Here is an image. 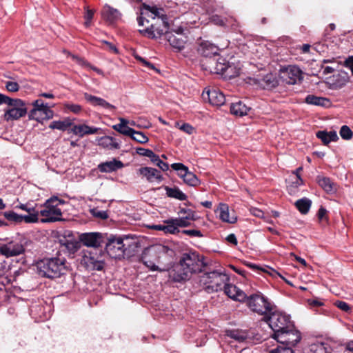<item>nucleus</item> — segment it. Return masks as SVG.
Returning <instances> with one entry per match:
<instances>
[{
	"label": "nucleus",
	"instance_id": "1",
	"mask_svg": "<svg viewBox=\"0 0 353 353\" xmlns=\"http://www.w3.org/2000/svg\"><path fill=\"white\" fill-rule=\"evenodd\" d=\"M143 8L142 14H145L151 18L153 22L148 25L146 28L139 29V32L150 39L160 38L163 34L167 37V34L170 32H168L169 24L164 10L155 6H150L145 3L143 4Z\"/></svg>",
	"mask_w": 353,
	"mask_h": 353
},
{
	"label": "nucleus",
	"instance_id": "2",
	"mask_svg": "<svg viewBox=\"0 0 353 353\" xmlns=\"http://www.w3.org/2000/svg\"><path fill=\"white\" fill-rule=\"evenodd\" d=\"M38 274L42 277L57 279L70 271V264L65 257L57 256L45 258L36 263Z\"/></svg>",
	"mask_w": 353,
	"mask_h": 353
},
{
	"label": "nucleus",
	"instance_id": "3",
	"mask_svg": "<svg viewBox=\"0 0 353 353\" xmlns=\"http://www.w3.org/2000/svg\"><path fill=\"white\" fill-rule=\"evenodd\" d=\"M204 266L202 256L195 252L185 253L180 260L174 279L177 281L188 279L193 273L201 272Z\"/></svg>",
	"mask_w": 353,
	"mask_h": 353
},
{
	"label": "nucleus",
	"instance_id": "4",
	"mask_svg": "<svg viewBox=\"0 0 353 353\" xmlns=\"http://www.w3.org/2000/svg\"><path fill=\"white\" fill-rule=\"evenodd\" d=\"M228 281L229 278L225 274L218 271L204 273L199 276L200 285L208 293H213L221 290L225 282Z\"/></svg>",
	"mask_w": 353,
	"mask_h": 353
},
{
	"label": "nucleus",
	"instance_id": "5",
	"mask_svg": "<svg viewBox=\"0 0 353 353\" xmlns=\"http://www.w3.org/2000/svg\"><path fill=\"white\" fill-rule=\"evenodd\" d=\"M1 104L9 106L3 114V119L7 121L17 120L27 114V108L21 99H12L6 95L0 94V105Z\"/></svg>",
	"mask_w": 353,
	"mask_h": 353
},
{
	"label": "nucleus",
	"instance_id": "6",
	"mask_svg": "<svg viewBox=\"0 0 353 353\" xmlns=\"http://www.w3.org/2000/svg\"><path fill=\"white\" fill-rule=\"evenodd\" d=\"M64 201L59 199L57 196L48 199L44 205L43 209L39 210V215L43 218L42 223H52L62 220V212L58 207L59 204H63Z\"/></svg>",
	"mask_w": 353,
	"mask_h": 353
},
{
	"label": "nucleus",
	"instance_id": "7",
	"mask_svg": "<svg viewBox=\"0 0 353 353\" xmlns=\"http://www.w3.org/2000/svg\"><path fill=\"white\" fill-rule=\"evenodd\" d=\"M265 321L274 332V334L282 332L286 329H292L293 323L290 320V316L285 313L274 310L264 316Z\"/></svg>",
	"mask_w": 353,
	"mask_h": 353
},
{
	"label": "nucleus",
	"instance_id": "8",
	"mask_svg": "<svg viewBox=\"0 0 353 353\" xmlns=\"http://www.w3.org/2000/svg\"><path fill=\"white\" fill-rule=\"evenodd\" d=\"M245 301L249 308L259 314L267 316L273 310V306L268 299L261 293L248 296Z\"/></svg>",
	"mask_w": 353,
	"mask_h": 353
},
{
	"label": "nucleus",
	"instance_id": "9",
	"mask_svg": "<svg viewBox=\"0 0 353 353\" xmlns=\"http://www.w3.org/2000/svg\"><path fill=\"white\" fill-rule=\"evenodd\" d=\"M33 108L29 112V119L39 122L43 120L52 119L54 112L50 110L47 103H44L41 99H37L32 102Z\"/></svg>",
	"mask_w": 353,
	"mask_h": 353
},
{
	"label": "nucleus",
	"instance_id": "10",
	"mask_svg": "<svg viewBox=\"0 0 353 353\" xmlns=\"http://www.w3.org/2000/svg\"><path fill=\"white\" fill-rule=\"evenodd\" d=\"M209 68L210 72L222 74L225 77L231 78L236 75V72L234 71L235 68L223 57H219L216 61H211Z\"/></svg>",
	"mask_w": 353,
	"mask_h": 353
},
{
	"label": "nucleus",
	"instance_id": "11",
	"mask_svg": "<svg viewBox=\"0 0 353 353\" xmlns=\"http://www.w3.org/2000/svg\"><path fill=\"white\" fill-rule=\"evenodd\" d=\"M272 338L283 346L292 347L300 341L301 336L300 332L295 330L294 325H293L292 329H286L282 332L273 334Z\"/></svg>",
	"mask_w": 353,
	"mask_h": 353
},
{
	"label": "nucleus",
	"instance_id": "12",
	"mask_svg": "<svg viewBox=\"0 0 353 353\" xmlns=\"http://www.w3.org/2000/svg\"><path fill=\"white\" fill-rule=\"evenodd\" d=\"M105 250L108 255L114 259H121L125 254V245L121 237L110 236L105 245Z\"/></svg>",
	"mask_w": 353,
	"mask_h": 353
},
{
	"label": "nucleus",
	"instance_id": "13",
	"mask_svg": "<svg viewBox=\"0 0 353 353\" xmlns=\"http://www.w3.org/2000/svg\"><path fill=\"white\" fill-rule=\"evenodd\" d=\"M81 263L90 270L100 271L103 268V262L98 259L97 254L88 250L81 252Z\"/></svg>",
	"mask_w": 353,
	"mask_h": 353
},
{
	"label": "nucleus",
	"instance_id": "14",
	"mask_svg": "<svg viewBox=\"0 0 353 353\" xmlns=\"http://www.w3.org/2000/svg\"><path fill=\"white\" fill-rule=\"evenodd\" d=\"M171 168L178 172L179 177L182 178L183 182L190 186H196L199 184V180L197 176L192 172L188 170V167L181 163H174L171 165Z\"/></svg>",
	"mask_w": 353,
	"mask_h": 353
},
{
	"label": "nucleus",
	"instance_id": "15",
	"mask_svg": "<svg viewBox=\"0 0 353 353\" xmlns=\"http://www.w3.org/2000/svg\"><path fill=\"white\" fill-rule=\"evenodd\" d=\"M24 252L23 245L17 241H10L0 244V254L8 257L18 256Z\"/></svg>",
	"mask_w": 353,
	"mask_h": 353
},
{
	"label": "nucleus",
	"instance_id": "16",
	"mask_svg": "<svg viewBox=\"0 0 353 353\" xmlns=\"http://www.w3.org/2000/svg\"><path fill=\"white\" fill-rule=\"evenodd\" d=\"M282 78L288 84L294 85L303 79V72L296 65H288L282 70Z\"/></svg>",
	"mask_w": 353,
	"mask_h": 353
},
{
	"label": "nucleus",
	"instance_id": "17",
	"mask_svg": "<svg viewBox=\"0 0 353 353\" xmlns=\"http://www.w3.org/2000/svg\"><path fill=\"white\" fill-rule=\"evenodd\" d=\"M202 97L204 99H208L210 104L215 106H221L225 102V97L222 92L219 90L205 89L203 93Z\"/></svg>",
	"mask_w": 353,
	"mask_h": 353
},
{
	"label": "nucleus",
	"instance_id": "18",
	"mask_svg": "<svg viewBox=\"0 0 353 353\" xmlns=\"http://www.w3.org/2000/svg\"><path fill=\"white\" fill-rule=\"evenodd\" d=\"M223 289L224 290L225 294L234 301L245 302L248 298V295L235 285L225 282Z\"/></svg>",
	"mask_w": 353,
	"mask_h": 353
},
{
	"label": "nucleus",
	"instance_id": "19",
	"mask_svg": "<svg viewBox=\"0 0 353 353\" xmlns=\"http://www.w3.org/2000/svg\"><path fill=\"white\" fill-rule=\"evenodd\" d=\"M79 240L87 247L98 248L102 243V235L98 232L83 233L79 236Z\"/></svg>",
	"mask_w": 353,
	"mask_h": 353
},
{
	"label": "nucleus",
	"instance_id": "20",
	"mask_svg": "<svg viewBox=\"0 0 353 353\" xmlns=\"http://www.w3.org/2000/svg\"><path fill=\"white\" fill-rule=\"evenodd\" d=\"M137 174L146 180L152 183L154 181L160 182L163 180V176L158 170L150 167H142L137 170Z\"/></svg>",
	"mask_w": 353,
	"mask_h": 353
},
{
	"label": "nucleus",
	"instance_id": "21",
	"mask_svg": "<svg viewBox=\"0 0 353 353\" xmlns=\"http://www.w3.org/2000/svg\"><path fill=\"white\" fill-rule=\"evenodd\" d=\"M219 48L208 41H201L197 48L199 54L205 57L216 56L219 52Z\"/></svg>",
	"mask_w": 353,
	"mask_h": 353
},
{
	"label": "nucleus",
	"instance_id": "22",
	"mask_svg": "<svg viewBox=\"0 0 353 353\" xmlns=\"http://www.w3.org/2000/svg\"><path fill=\"white\" fill-rule=\"evenodd\" d=\"M85 99L93 106H100L104 109L109 110H114L116 107L105 99L96 96L91 95L88 93H84Z\"/></svg>",
	"mask_w": 353,
	"mask_h": 353
},
{
	"label": "nucleus",
	"instance_id": "23",
	"mask_svg": "<svg viewBox=\"0 0 353 353\" xmlns=\"http://www.w3.org/2000/svg\"><path fill=\"white\" fill-rule=\"evenodd\" d=\"M85 99L93 106H100L104 109L109 110H114L116 107L105 99L96 96L91 95L88 93H84Z\"/></svg>",
	"mask_w": 353,
	"mask_h": 353
},
{
	"label": "nucleus",
	"instance_id": "24",
	"mask_svg": "<svg viewBox=\"0 0 353 353\" xmlns=\"http://www.w3.org/2000/svg\"><path fill=\"white\" fill-rule=\"evenodd\" d=\"M99 129L97 128L90 127L85 124L73 125L70 128V132L74 134L83 137L87 134H93L97 133Z\"/></svg>",
	"mask_w": 353,
	"mask_h": 353
},
{
	"label": "nucleus",
	"instance_id": "25",
	"mask_svg": "<svg viewBox=\"0 0 353 353\" xmlns=\"http://www.w3.org/2000/svg\"><path fill=\"white\" fill-rule=\"evenodd\" d=\"M101 14L103 18L110 23H113L119 20L121 16L120 12L118 10L108 5H105L103 8Z\"/></svg>",
	"mask_w": 353,
	"mask_h": 353
},
{
	"label": "nucleus",
	"instance_id": "26",
	"mask_svg": "<svg viewBox=\"0 0 353 353\" xmlns=\"http://www.w3.org/2000/svg\"><path fill=\"white\" fill-rule=\"evenodd\" d=\"M166 39L170 46L179 50H182L185 47V39L182 34L176 33L174 34L170 32L167 34Z\"/></svg>",
	"mask_w": 353,
	"mask_h": 353
},
{
	"label": "nucleus",
	"instance_id": "27",
	"mask_svg": "<svg viewBox=\"0 0 353 353\" xmlns=\"http://www.w3.org/2000/svg\"><path fill=\"white\" fill-rule=\"evenodd\" d=\"M123 167V163L114 159L112 161L101 163L98 165V169L101 172H112Z\"/></svg>",
	"mask_w": 353,
	"mask_h": 353
},
{
	"label": "nucleus",
	"instance_id": "28",
	"mask_svg": "<svg viewBox=\"0 0 353 353\" xmlns=\"http://www.w3.org/2000/svg\"><path fill=\"white\" fill-rule=\"evenodd\" d=\"M259 85L263 89L270 90L277 86L278 81L272 74H267L265 76L257 80Z\"/></svg>",
	"mask_w": 353,
	"mask_h": 353
},
{
	"label": "nucleus",
	"instance_id": "29",
	"mask_svg": "<svg viewBox=\"0 0 353 353\" xmlns=\"http://www.w3.org/2000/svg\"><path fill=\"white\" fill-rule=\"evenodd\" d=\"M219 216L221 220L224 222L234 223L236 221V218L234 216H230L229 207L227 204L220 203L217 209Z\"/></svg>",
	"mask_w": 353,
	"mask_h": 353
},
{
	"label": "nucleus",
	"instance_id": "30",
	"mask_svg": "<svg viewBox=\"0 0 353 353\" xmlns=\"http://www.w3.org/2000/svg\"><path fill=\"white\" fill-rule=\"evenodd\" d=\"M5 218L9 221L14 223H21L24 221L27 223H33L32 216H23V215H19L13 211H8L5 212L3 214Z\"/></svg>",
	"mask_w": 353,
	"mask_h": 353
},
{
	"label": "nucleus",
	"instance_id": "31",
	"mask_svg": "<svg viewBox=\"0 0 353 353\" xmlns=\"http://www.w3.org/2000/svg\"><path fill=\"white\" fill-rule=\"evenodd\" d=\"M305 101L307 104L321 107H329L331 105V101L327 98L316 97L313 94L307 95Z\"/></svg>",
	"mask_w": 353,
	"mask_h": 353
},
{
	"label": "nucleus",
	"instance_id": "32",
	"mask_svg": "<svg viewBox=\"0 0 353 353\" xmlns=\"http://www.w3.org/2000/svg\"><path fill=\"white\" fill-rule=\"evenodd\" d=\"M123 135L128 136L132 140L142 144L146 143L149 141L148 137L143 132L137 131L133 128L124 132Z\"/></svg>",
	"mask_w": 353,
	"mask_h": 353
},
{
	"label": "nucleus",
	"instance_id": "33",
	"mask_svg": "<svg viewBox=\"0 0 353 353\" xmlns=\"http://www.w3.org/2000/svg\"><path fill=\"white\" fill-rule=\"evenodd\" d=\"M250 110V108L241 101L232 103L230 105V112L239 117L246 115Z\"/></svg>",
	"mask_w": 353,
	"mask_h": 353
},
{
	"label": "nucleus",
	"instance_id": "34",
	"mask_svg": "<svg viewBox=\"0 0 353 353\" xmlns=\"http://www.w3.org/2000/svg\"><path fill=\"white\" fill-rule=\"evenodd\" d=\"M316 137L321 139L325 145H327L331 141H336L339 139L336 131H319L316 132Z\"/></svg>",
	"mask_w": 353,
	"mask_h": 353
},
{
	"label": "nucleus",
	"instance_id": "35",
	"mask_svg": "<svg viewBox=\"0 0 353 353\" xmlns=\"http://www.w3.org/2000/svg\"><path fill=\"white\" fill-rule=\"evenodd\" d=\"M16 209L19 208L28 212L27 215L23 216H32L33 223H37L39 221V210L35 207L31 206L30 204H20L14 207Z\"/></svg>",
	"mask_w": 353,
	"mask_h": 353
},
{
	"label": "nucleus",
	"instance_id": "36",
	"mask_svg": "<svg viewBox=\"0 0 353 353\" xmlns=\"http://www.w3.org/2000/svg\"><path fill=\"white\" fill-rule=\"evenodd\" d=\"M164 189L168 197L174 198L179 201H185L188 198L187 195L177 187L170 188L164 186Z\"/></svg>",
	"mask_w": 353,
	"mask_h": 353
},
{
	"label": "nucleus",
	"instance_id": "37",
	"mask_svg": "<svg viewBox=\"0 0 353 353\" xmlns=\"http://www.w3.org/2000/svg\"><path fill=\"white\" fill-rule=\"evenodd\" d=\"M317 183L327 192H334L336 190V185L328 177L318 176Z\"/></svg>",
	"mask_w": 353,
	"mask_h": 353
},
{
	"label": "nucleus",
	"instance_id": "38",
	"mask_svg": "<svg viewBox=\"0 0 353 353\" xmlns=\"http://www.w3.org/2000/svg\"><path fill=\"white\" fill-rule=\"evenodd\" d=\"M98 145L108 149H118L119 144L115 141V139L110 136H104L99 139Z\"/></svg>",
	"mask_w": 353,
	"mask_h": 353
},
{
	"label": "nucleus",
	"instance_id": "39",
	"mask_svg": "<svg viewBox=\"0 0 353 353\" xmlns=\"http://www.w3.org/2000/svg\"><path fill=\"white\" fill-rule=\"evenodd\" d=\"M174 219L179 228V227L185 228L191 225L190 221L196 220V217L195 216L194 212H189L188 214L185 215V216L175 218Z\"/></svg>",
	"mask_w": 353,
	"mask_h": 353
},
{
	"label": "nucleus",
	"instance_id": "40",
	"mask_svg": "<svg viewBox=\"0 0 353 353\" xmlns=\"http://www.w3.org/2000/svg\"><path fill=\"white\" fill-rule=\"evenodd\" d=\"M312 353H332V348L329 344L324 342H317L310 345Z\"/></svg>",
	"mask_w": 353,
	"mask_h": 353
},
{
	"label": "nucleus",
	"instance_id": "41",
	"mask_svg": "<svg viewBox=\"0 0 353 353\" xmlns=\"http://www.w3.org/2000/svg\"><path fill=\"white\" fill-rule=\"evenodd\" d=\"M72 125V123L71 120L67 118L63 121H53L50 124L49 128L53 130L57 129L61 131H65Z\"/></svg>",
	"mask_w": 353,
	"mask_h": 353
},
{
	"label": "nucleus",
	"instance_id": "42",
	"mask_svg": "<svg viewBox=\"0 0 353 353\" xmlns=\"http://www.w3.org/2000/svg\"><path fill=\"white\" fill-rule=\"evenodd\" d=\"M312 205V201L307 198H303L296 201L295 205L299 212L303 214H307Z\"/></svg>",
	"mask_w": 353,
	"mask_h": 353
},
{
	"label": "nucleus",
	"instance_id": "43",
	"mask_svg": "<svg viewBox=\"0 0 353 353\" xmlns=\"http://www.w3.org/2000/svg\"><path fill=\"white\" fill-rule=\"evenodd\" d=\"M163 223H165V234H175L180 232L173 218L163 221Z\"/></svg>",
	"mask_w": 353,
	"mask_h": 353
},
{
	"label": "nucleus",
	"instance_id": "44",
	"mask_svg": "<svg viewBox=\"0 0 353 353\" xmlns=\"http://www.w3.org/2000/svg\"><path fill=\"white\" fill-rule=\"evenodd\" d=\"M119 120L120 121V123L112 126V128L114 130L123 134L124 132L128 131V129H132L131 128L128 126V124H129L130 121L123 117L119 118Z\"/></svg>",
	"mask_w": 353,
	"mask_h": 353
},
{
	"label": "nucleus",
	"instance_id": "45",
	"mask_svg": "<svg viewBox=\"0 0 353 353\" xmlns=\"http://www.w3.org/2000/svg\"><path fill=\"white\" fill-rule=\"evenodd\" d=\"M63 245L70 254L75 253L80 247V244L79 242L71 240H65Z\"/></svg>",
	"mask_w": 353,
	"mask_h": 353
},
{
	"label": "nucleus",
	"instance_id": "46",
	"mask_svg": "<svg viewBox=\"0 0 353 353\" xmlns=\"http://www.w3.org/2000/svg\"><path fill=\"white\" fill-rule=\"evenodd\" d=\"M149 254V251L145 252L142 256V261L145 266H147L152 271H162L161 269H159L158 266H157L152 261L148 259V255Z\"/></svg>",
	"mask_w": 353,
	"mask_h": 353
},
{
	"label": "nucleus",
	"instance_id": "47",
	"mask_svg": "<svg viewBox=\"0 0 353 353\" xmlns=\"http://www.w3.org/2000/svg\"><path fill=\"white\" fill-rule=\"evenodd\" d=\"M228 336L238 341H243L247 338L245 332L239 330H230L228 332Z\"/></svg>",
	"mask_w": 353,
	"mask_h": 353
},
{
	"label": "nucleus",
	"instance_id": "48",
	"mask_svg": "<svg viewBox=\"0 0 353 353\" xmlns=\"http://www.w3.org/2000/svg\"><path fill=\"white\" fill-rule=\"evenodd\" d=\"M340 135L342 139L345 140H350L353 136V132L347 125H343L340 130Z\"/></svg>",
	"mask_w": 353,
	"mask_h": 353
},
{
	"label": "nucleus",
	"instance_id": "49",
	"mask_svg": "<svg viewBox=\"0 0 353 353\" xmlns=\"http://www.w3.org/2000/svg\"><path fill=\"white\" fill-rule=\"evenodd\" d=\"M225 22H226L224 27L230 28L233 30H236L239 28V23L233 17H225Z\"/></svg>",
	"mask_w": 353,
	"mask_h": 353
},
{
	"label": "nucleus",
	"instance_id": "50",
	"mask_svg": "<svg viewBox=\"0 0 353 353\" xmlns=\"http://www.w3.org/2000/svg\"><path fill=\"white\" fill-rule=\"evenodd\" d=\"M143 10L144 8L143 7L140 16L137 17V23L139 26L143 27V28H146V27L148 25H150L151 23H150V21L147 19V17H148L145 14H142V12L143 11Z\"/></svg>",
	"mask_w": 353,
	"mask_h": 353
},
{
	"label": "nucleus",
	"instance_id": "51",
	"mask_svg": "<svg viewBox=\"0 0 353 353\" xmlns=\"http://www.w3.org/2000/svg\"><path fill=\"white\" fill-rule=\"evenodd\" d=\"M6 88L8 91L11 92H17L19 90V85L18 83L12 81H6L5 83Z\"/></svg>",
	"mask_w": 353,
	"mask_h": 353
},
{
	"label": "nucleus",
	"instance_id": "52",
	"mask_svg": "<svg viewBox=\"0 0 353 353\" xmlns=\"http://www.w3.org/2000/svg\"><path fill=\"white\" fill-rule=\"evenodd\" d=\"M211 21L217 26L224 27L226 22H225V17L219 16L218 14H214L210 18Z\"/></svg>",
	"mask_w": 353,
	"mask_h": 353
},
{
	"label": "nucleus",
	"instance_id": "53",
	"mask_svg": "<svg viewBox=\"0 0 353 353\" xmlns=\"http://www.w3.org/2000/svg\"><path fill=\"white\" fill-rule=\"evenodd\" d=\"M334 304L336 307L343 312H350L351 311V307L345 301H336Z\"/></svg>",
	"mask_w": 353,
	"mask_h": 353
},
{
	"label": "nucleus",
	"instance_id": "54",
	"mask_svg": "<svg viewBox=\"0 0 353 353\" xmlns=\"http://www.w3.org/2000/svg\"><path fill=\"white\" fill-rule=\"evenodd\" d=\"M176 126H178L181 130L188 134H192L194 132V128L189 123H185L180 125L179 123H176Z\"/></svg>",
	"mask_w": 353,
	"mask_h": 353
},
{
	"label": "nucleus",
	"instance_id": "55",
	"mask_svg": "<svg viewBox=\"0 0 353 353\" xmlns=\"http://www.w3.org/2000/svg\"><path fill=\"white\" fill-rule=\"evenodd\" d=\"M270 353H294L291 347L279 346L277 348L272 350Z\"/></svg>",
	"mask_w": 353,
	"mask_h": 353
},
{
	"label": "nucleus",
	"instance_id": "56",
	"mask_svg": "<svg viewBox=\"0 0 353 353\" xmlns=\"http://www.w3.org/2000/svg\"><path fill=\"white\" fill-rule=\"evenodd\" d=\"M92 214L94 216L100 218L101 219H106L108 217V214L106 211L99 210L97 209L92 210Z\"/></svg>",
	"mask_w": 353,
	"mask_h": 353
},
{
	"label": "nucleus",
	"instance_id": "57",
	"mask_svg": "<svg viewBox=\"0 0 353 353\" xmlns=\"http://www.w3.org/2000/svg\"><path fill=\"white\" fill-rule=\"evenodd\" d=\"M182 233L190 236L202 237L203 236L199 230H184Z\"/></svg>",
	"mask_w": 353,
	"mask_h": 353
},
{
	"label": "nucleus",
	"instance_id": "58",
	"mask_svg": "<svg viewBox=\"0 0 353 353\" xmlns=\"http://www.w3.org/2000/svg\"><path fill=\"white\" fill-rule=\"evenodd\" d=\"M65 107L70 111L76 114L80 112L81 110V106L78 104L66 103Z\"/></svg>",
	"mask_w": 353,
	"mask_h": 353
},
{
	"label": "nucleus",
	"instance_id": "59",
	"mask_svg": "<svg viewBox=\"0 0 353 353\" xmlns=\"http://www.w3.org/2000/svg\"><path fill=\"white\" fill-rule=\"evenodd\" d=\"M9 270L8 263L3 260L0 261V277L4 276Z\"/></svg>",
	"mask_w": 353,
	"mask_h": 353
},
{
	"label": "nucleus",
	"instance_id": "60",
	"mask_svg": "<svg viewBox=\"0 0 353 353\" xmlns=\"http://www.w3.org/2000/svg\"><path fill=\"white\" fill-rule=\"evenodd\" d=\"M152 152V150H151L150 149H145L143 148H138L137 149V153L138 154H139L140 156L146 157L148 158L151 155Z\"/></svg>",
	"mask_w": 353,
	"mask_h": 353
},
{
	"label": "nucleus",
	"instance_id": "61",
	"mask_svg": "<svg viewBox=\"0 0 353 353\" xmlns=\"http://www.w3.org/2000/svg\"><path fill=\"white\" fill-rule=\"evenodd\" d=\"M135 57L137 60H139L141 63H142L143 65L148 67L150 69L156 70L154 65L153 64H152L151 63H150L149 61H148L147 60H145V59H143L139 56H136Z\"/></svg>",
	"mask_w": 353,
	"mask_h": 353
},
{
	"label": "nucleus",
	"instance_id": "62",
	"mask_svg": "<svg viewBox=\"0 0 353 353\" xmlns=\"http://www.w3.org/2000/svg\"><path fill=\"white\" fill-rule=\"evenodd\" d=\"M135 57L137 60H139L141 63H142L143 65L148 67L150 69L156 70L154 65L153 64H152L151 63H150L149 61H148L147 60H145V59H143L139 56H136Z\"/></svg>",
	"mask_w": 353,
	"mask_h": 353
},
{
	"label": "nucleus",
	"instance_id": "63",
	"mask_svg": "<svg viewBox=\"0 0 353 353\" xmlns=\"http://www.w3.org/2000/svg\"><path fill=\"white\" fill-rule=\"evenodd\" d=\"M345 65L351 70L353 75V56H350L345 59Z\"/></svg>",
	"mask_w": 353,
	"mask_h": 353
},
{
	"label": "nucleus",
	"instance_id": "64",
	"mask_svg": "<svg viewBox=\"0 0 353 353\" xmlns=\"http://www.w3.org/2000/svg\"><path fill=\"white\" fill-rule=\"evenodd\" d=\"M94 16V11L92 10L87 9L85 18L86 19L85 24L88 26L89 22L92 20Z\"/></svg>",
	"mask_w": 353,
	"mask_h": 353
}]
</instances>
